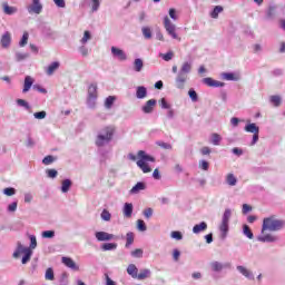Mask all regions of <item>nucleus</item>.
<instances>
[{
	"mask_svg": "<svg viewBox=\"0 0 285 285\" xmlns=\"http://www.w3.org/2000/svg\"><path fill=\"white\" fill-rule=\"evenodd\" d=\"M134 70L135 72H141V70H144V60H141V58L134 60Z\"/></svg>",
	"mask_w": 285,
	"mask_h": 285,
	"instance_id": "obj_25",
	"label": "nucleus"
},
{
	"mask_svg": "<svg viewBox=\"0 0 285 285\" xmlns=\"http://www.w3.org/2000/svg\"><path fill=\"white\" fill-rule=\"evenodd\" d=\"M193 70V62L185 61L180 70L176 77V88L178 90H184L186 86V81H188V75H190V71Z\"/></svg>",
	"mask_w": 285,
	"mask_h": 285,
	"instance_id": "obj_3",
	"label": "nucleus"
},
{
	"mask_svg": "<svg viewBox=\"0 0 285 285\" xmlns=\"http://www.w3.org/2000/svg\"><path fill=\"white\" fill-rule=\"evenodd\" d=\"M238 273H240V275H244V277H249L250 273L248 272V269H246V267L238 265L237 267Z\"/></svg>",
	"mask_w": 285,
	"mask_h": 285,
	"instance_id": "obj_53",
	"label": "nucleus"
},
{
	"mask_svg": "<svg viewBox=\"0 0 285 285\" xmlns=\"http://www.w3.org/2000/svg\"><path fill=\"white\" fill-rule=\"evenodd\" d=\"M111 55L119 59V61H126L128 59V56L126 55L125 50H121L117 47H111Z\"/></svg>",
	"mask_w": 285,
	"mask_h": 285,
	"instance_id": "obj_10",
	"label": "nucleus"
},
{
	"mask_svg": "<svg viewBox=\"0 0 285 285\" xmlns=\"http://www.w3.org/2000/svg\"><path fill=\"white\" fill-rule=\"evenodd\" d=\"M131 257H135L136 259H141L144 257V249L137 248L131 252Z\"/></svg>",
	"mask_w": 285,
	"mask_h": 285,
	"instance_id": "obj_46",
	"label": "nucleus"
},
{
	"mask_svg": "<svg viewBox=\"0 0 285 285\" xmlns=\"http://www.w3.org/2000/svg\"><path fill=\"white\" fill-rule=\"evenodd\" d=\"M17 105L21 108H26V110H30V104L23 99H17Z\"/></svg>",
	"mask_w": 285,
	"mask_h": 285,
	"instance_id": "obj_56",
	"label": "nucleus"
},
{
	"mask_svg": "<svg viewBox=\"0 0 285 285\" xmlns=\"http://www.w3.org/2000/svg\"><path fill=\"white\" fill-rule=\"evenodd\" d=\"M155 106H157V100L150 99L141 107V110L145 115H150L155 110Z\"/></svg>",
	"mask_w": 285,
	"mask_h": 285,
	"instance_id": "obj_11",
	"label": "nucleus"
},
{
	"mask_svg": "<svg viewBox=\"0 0 285 285\" xmlns=\"http://www.w3.org/2000/svg\"><path fill=\"white\" fill-rule=\"evenodd\" d=\"M32 83H35V80L32 79V77L27 76L24 78V86H23L22 92H28L30 88H32Z\"/></svg>",
	"mask_w": 285,
	"mask_h": 285,
	"instance_id": "obj_24",
	"label": "nucleus"
},
{
	"mask_svg": "<svg viewBox=\"0 0 285 285\" xmlns=\"http://www.w3.org/2000/svg\"><path fill=\"white\" fill-rule=\"evenodd\" d=\"M61 262L65 264V266H67V268H70L71 271H79L78 264L75 263L72 258L63 256Z\"/></svg>",
	"mask_w": 285,
	"mask_h": 285,
	"instance_id": "obj_13",
	"label": "nucleus"
},
{
	"mask_svg": "<svg viewBox=\"0 0 285 285\" xmlns=\"http://www.w3.org/2000/svg\"><path fill=\"white\" fill-rule=\"evenodd\" d=\"M134 243H135V234L132 232L127 233L125 248H130V246H132Z\"/></svg>",
	"mask_w": 285,
	"mask_h": 285,
	"instance_id": "obj_27",
	"label": "nucleus"
},
{
	"mask_svg": "<svg viewBox=\"0 0 285 285\" xmlns=\"http://www.w3.org/2000/svg\"><path fill=\"white\" fill-rule=\"evenodd\" d=\"M101 6L99 0H91V12H97Z\"/></svg>",
	"mask_w": 285,
	"mask_h": 285,
	"instance_id": "obj_54",
	"label": "nucleus"
},
{
	"mask_svg": "<svg viewBox=\"0 0 285 285\" xmlns=\"http://www.w3.org/2000/svg\"><path fill=\"white\" fill-rule=\"evenodd\" d=\"M220 141H222V136H219V134H213L212 135V144L214 146H219Z\"/></svg>",
	"mask_w": 285,
	"mask_h": 285,
	"instance_id": "obj_51",
	"label": "nucleus"
},
{
	"mask_svg": "<svg viewBox=\"0 0 285 285\" xmlns=\"http://www.w3.org/2000/svg\"><path fill=\"white\" fill-rule=\"evenodd\" d=\"M90 39H92V35L90 33V31H85L83 32V37L80 39V43L81 46H86V43H88V41H90Z\"/></svg>",
	"mask_w": 285,
	"mask_h": 285,
	"instance_id": "obj_36",
	"label": "nucleus"
},
{
	"mask_svg": "<svg viewBox=\"0 0 285 285\" xmlns=\"http://www.w3.org/2000/svg\"><path fill=\"white\" fill-rule=\"evenodd\" d=\"M222 79L225 81H237L238 78L233 72H224L222 73Z\"/></svg>",
	"mask_w": 285,
	"mask_h": 285,
	"instance_id": "obj_30",
	"label": "nucleus"
},
{
	"mask_svg": "<svg viewBox=\"0 0 285 285\" xmlns=\"http://www.w3.org/2000/svg\"><path fill=\"white\" fill-rule=\"evenodd\" d=\"M0 43L2 48H10V43H12V36L10 35V31H6L2 35Z\"/></svg>",
	"mask_w": 285,
	"mask_h": 285,
	"instance_id": "obj_14",
	"label": "nucleus"
},
{
	"mask_svg": "<svg viewBox=\"0 0 285 285\" xmlns=\"http://www.w3.org/2000/svg\"><path fill=\"white\" fill-rule=\"evenodd\" d=\"M70 188H72V180L68 178L62 180L61 187H60L61 193L66 194L70 190Z\"/></svg>",
	"mask_w": 285,
	"mask_h": 285,
	"instance_id": "obj_22",
	"label": "nucleus"
},
{
	"mask_svg": "<svg viewBox=\"0 0 285 285\" xmlns=\"http://www.w3.org/2000/svg\"><path fill=\"white\" fill-rule=\"evenodd\" d=\"M42 35H45V37H53L55 31L52 30V28H50V26H43L42 27Z\"/></svg>",
	"mask_w": 285,
	"mask_h": 285,
	"instance_id": "obj_39",
	"label": "nucleus"
},
{
	"mask_svg": "<svg viewBox=\"0 0 285 285\" xmlns=\"http://www.w3.org/2000/svg\"><path fill=\"white\" fill-rule=\"evenodd\" d=\"M188 95L191 101H198L199 97L197 96V91H195V89H189Z\"/></svg>",
	"mask_w": 285,
	"mask_h": 285,
	"instance_id": "obj_57",
	"label": "nucleus"
},
{
	"mask_svg": "<svg viewBox=\"0 0 285 285\" xmlns=\"http://www.w3.org/2000/svg\"><path fill=\"white\" fill-rule=\"evenodd\" d=\"M233 216V212L230 208L225 209L222 223L219 225V230L222 233V239H226V236L228 235V224H230V217Z\"/></svg>",
	"mask_w": 285,
	"mask_h": 285,
	"instance_id": "obj_6",
	"label": "nucleus"
},
{
	"mask_svg": "<svg viewBox=\"0 0 285 285\" xmlns=\"http://www.w3.org/2000/svg\"><path fill=\"white\" fill-rule=\"evenodd\" d=\"M29 14H41L43 11V4L41 0H31V4L27 7Z\"/></svg>",
	"mask_w": 285,
	"mask_h": 285,
	"instance_id": "obj_8",
	"label": "nucleus"
},
{
	"mask_svg": "<svg viewBox=\"0 0 285 285\" xmlns=\"http://www.w3.org/2000/svg\"><path fill=\"white\" fill-rule=\"evenodd\" d=\"M95 237L97 242H112L115 239V234L108 232H96Z\"/></svg>",
	"mask_w": 285,
	"mask_h": 285,
	"instance_id": "obj_9",
	"label": "nucleus"
},
{
	"mask_svg": "<svg viewBox=\"0 0 285 285\" xmlns=\"http://www.w3.org/2000/svg\"><path fill=\"white\" fill-rule=\"evenodd\" d=\"M160 107L164 110H170V104H168V101H166V98L160 99Z\"/></svg>",
	"mask_w": 285,
	"mask_h": 285,
	"instance_id": "obj_64",
	"label": "nucleus"
},
{
	"mask_svg": "<svg viewBox=\"0 0 285 285\" xmlns=\"http://www.w3.org/2000/svg\"><path fill=\"white\" fill-rule=\"evenodd\" d=\"M17 206H18L17 202L9 204L7 207L8 213H17Z\"/></svg>",
	"mask_w": 285,
	"mask_h": 285,
	"instance_id": "obj_61",
	"label": "nucleus"
},
{
	"mask_svg": "<svg viewBox=\"0 0 285 285\" xmlns=\"http://www.w3.org/2000/svg\"><path fill=\"white\" fill-rule=\"evenodd\" d=\"M115 138V128L112 126H106L97 132L95 144L97 148H105Z\"/></svg>",
	"mask_w": 285,
	"mask_h": 285,
	"instance_id": "obj_2",
	"label": "nucleus"
},
{
	"mask_svg": "<svg viewBox=\"0 0 285 285\" xmlns=\"http://www.w3.org/2000/svg\"><path fill=\"white\" fill-rule=\"evenodd\" d=\"M29 239H30L29 247H26L23 246V244H21V242H18L16 250L12 254V257L14 259H19V257L23 255L21 259V264H28V262H30V259L32 258V250L37 248V236L29 235Z\"/></svg>",
	"mask_w": 285,
	"mask_h": 285,
	"instance_id": "obj_1",
	"label": "nucleus"
},
{
	"mask_svg": "<svg viewBox=\"0 0 285 285\" xmlns=\"http://www.w3.org/2000/svg\"><path fill=\"white\" fill-rule=\"evenodd\" d=\"M97 104V97L95 96H88V99H87V106L89 108H95V105Z\"/></svg>",
	"mask_w": 285,
	"mask_h": 285,
	"instance_id": "obj_52",
	"label": "nucleus"
},
{
	"mask_svg": "<svg viewBox=\"0 0 285 285\" xmlns=\"http://www.w3.org/2000/svg\"><path fill=\"white\" fill-rule=\"evenodd\" d=\"M141 190H146V183L139 181L131 189H130V195H139Z\"/></svg>",
	"mask_w": 285,
	"mask_h": 285,
	"instance_id": "obj_15",
	"label": "nucleus"
},
{
	"mask_svg": "<svg viewBox=\"0 0 285 285\" xmlns=\"http://www.w3.org/2000/svg\"><path fill=\"white\" fill-rule=\"evenodd\" d=\"M159 57H161V59H164V61H170L174 57L173 51H169L167 53H160Z\"/></svg>",
	"mask_w": 285,
	"mask_h": 285,
	"instance_id": "obj_58",
	"label": "nucleus"
},
{
	"mask_svg": "<svg viewBox=\"0 0 285 285\" xmlns=\"http://www.w3.org/2000/svg\"><path fill=\"white\" fill-rule=\"evenodd\" d=\"M164 28L166 32L169 35V37H171V39L181 41V38L177 36V27L175 26V23H173V21H170V18H168V16H165L164 18Z\"/></svg>",
	"mask_w": 285,
	"mask_h": 285,
	"instance_id": "obj_7",
	"label": "nucleus"
},
{
	"mask_svg": "<svg viewBox=\"0 0 285 285\" xmlns=\"http://www.w3.org/2000/svg\"><path fill=\"white\" fill-rule=\"evenodd\" d=\"M207 228L208 224L206 222H202L193 227V233L194 235H199V233H204V230H207Z\"/></svg>",
	"mask_w": 285,
	"mask_h": 285,
	"instance_id": "obj_17",
	"label": "nucleus"
},
{
	"mask_svg": "<svg viewBox=\"0 0 285 285\" xmlns=\"http://www.w3.org/2000/svg\"><path fill=\"white\" fill-rule=\"evenodd\" d=\"M59 61H53L51 62L47 68H46V75H48V77H52V75H55L56 70H59Z\"/></svg>",
	"mask_w": 285,
	"mask_h": 285,
	"instance_id": "obj_18",
	"label": "nucleus"
},
{
	"mask_svg": "<svg viewBox=\"0 0 285 285\" xmlns=\"http://www.w3.org/2000/svg\"><path fill=\"white\" fill-rule=\"evenodd\" d=\"M171 239H176L177 242H181V239H184V235L181 234V232H171L170 234Z\"/></svg>",
	"mask_w": 285,
	"mask_h": 285,
	"instance_id": "obj_48",
	"label": "nucleus"
},
{
	"mask_svg": "<svg viewBox=\"0 0 285 285\" xmlns=\"http://www.w3.org/2000/svg\"><path fill=\"white\" fill-rule=\"evenodd\" d=\"M3 12L4 14H17V7H10L8 3H3Z\"/></svg>",
	"mask_w": 285,
	"mask_h": 285,
	"instance_id": "obj_29",
	"label": "nucleus"
},
{
	"mask_svg": "<svg viewBox=\"0 0 285 285\" xmlns=\"http://www.w3.org/2000/svg\"><path fill=\"white\" fill-rule=\"evenodd\" d=\"M127 273L128 275H131L134 278H137L138 277V269H137V266L135 264H130L128 267H127Z\"/></svg>",
	"mask_w": 285,
	"mask_h": 285,
	"instance_id": "obj_32",
	"label": "nucleus"
},
{
	"mask_svg": "<svg viewBox=\"0 0 285 285\" xmlns=\"http://www.w3.org/2000/svg\"><path fill=\"white\" fill-rule=\"evenodd\" d=\"M46 175L49 179H57V175H59V171H57V169H47Z\"/></svg>",
	"mask_w": 285,
	"mask_h": 285,
	"instance_id": "obj_45",
	"label": "nucleus"
},
{
	"mask_svg": "<svg viewBox=\"0 0 285 285\" xmlns=\"http://www.w3.org/2000/svg\"><path fill=\"white\" fill-rule=\"evenodd\" d=\"M115 101H117V97H115V96L107 97L105 100V108L110 110V108H112V105L115 104Z\"/></svg>",
	"mask_w": 285,
	"mask_h": 285,
	"instance_id": "obj_33",
	"label": "nucleus"
},
{
	"mask_svg": "<svg viewBox=\"0 0 285 285\" xmlns=\"http://www.w3.org/2000/svg\"><path fill=\"white\" fill-rule=\"evenodd\" d=\"M153 213H154L153 208L148 207L142 212V215L144 217H146V219H150V217H153Z\"/></svg>",
	"mask_w": 285,
	"mask_h": 285,
	"instance_id": "obj_62",
	"label": "nucleus"
},
{
	"mask_svg": "<svg viewBox=\"0 0 285 285\" xmlns=\"http://www.w3.org/2000/svg\"><path fill=\"white\" fill-rule=\"evenodd\" d=\"M284 228V220H279L275 218V216H271L268 218H264L262 233H266L269 230L271 233H275L277 230H282Z\"/></svg>",
	"mask_w": 285,
	"mask_h": 285,
	"instance_id": "obj_4",
	"label": "nucleus"
},
{
	"mask_svg": "<svg viewBox=\"0 0 285 285\" xmlns=\"http://www.w3.org/2000/svg\"><path fill=\"white\" fill-rule=\"evenodd\" d=\"M3 195H7V197H12L13 195H17V189H14V187H7L3 189Z\"/></svg>",
	"mask_w": 285,
	"mask_h": 285,
	"instance_id": "obj_47",
	"label": "nucleus"
},
{
	"mask_svg": "<svg viewBox=\"0 0 285 285\" xmlns=\"http://www.w3.org/2000/svg\"><path fill=\"white\" fill-rule=\"evenodd\" d=\"M45 278L49 282L55 281V269H52V267L47 268Z\"/></svg>",
	"mask_w": 285,
	"mask_h": 285,
	"instance_id": "obj_38",
	"label": "nucleus"
},
{
	"mask_svg": "<svg viewBox=\"0 0 285 285\" xmlns=\"http://www.w3.org/2000/svg\"><path fill=\"white\" fill-rule=\"evenodd\" d=\"M122 213H124V217H127V218L132 217V204L131 203H126L124 205Z\"/></svg>",
	"mask_w": 285,
	"mask_h": 285,
	"instance_id": "obj_23",
	"label": "nucleus"
},
{
	"mask_svg": "<svg viewBox=\"0 0 285 285\" xmlns=\"http://www.w3.org/2000/svg\"><path fill=\"white\" fill-rule=\"evenodd\" d=\"M151 272L148 268L140 269V273L137 276V279H148L150 277Z\"/></svg>",
	"mask_w": 285,
	"mask_h": 285,
	"instance_id": "obj_31",
	"label": "nucleus"
},
{
	"mask_svg": "<svg viewBox=\"0 0 285 285\" xmlns=\"http://www.w3.org/2000/svg\"><path fill=\"white\" fill-rule=\"evenodd\" d=\"M141 32L145 39H153V30L150 27H142Z\"/></svg>",
	"mask_w": 285,
	"mask_h": 285,
	"instance_id": "obj_35",
	"label": "nucleus"
},
{
	"mask_svg": "<svg viewBox=\"0 0 285 285\" xmlns=\"http://www.w3.org/2000/svg\"><path fill=\"white\" fill-rule=\"evenodd\" d=\"M138 160H137V166L142 170V173H153V168L148 165V161L155 163V157L146 154L144 150L138 151Z\"/></svg>",
	"mask_w": 285,
	"mask_h": 285,
	"instance_id": "obj_5",
	"label": "nucleus"
},
{
	"mask_svg": "<svg viewBox=\"0 0 285 285\" xmlns=\"http://www.w3.org/2000/svg\"><path fill=\"white\" fill-rule=\"evenodd\" d=\"M258 239H259V242L273 243V242H277L278 237L273 234H264L263 233V235L259 236Z\"/></svg>",
	"mask_w": 285,
	"mask_h": 285,
	"instance_id": "obj_20",
	"label": "nucleus"
},
{
	"mask_svg": "<svg viewBox=\"0 0 285 285\" xmlns=\"http://www.w3.org/2000/svg\"><path fill=\"white\" fill-rule=\"evenodd\" d=\"M250 132L253 135L252 144H255L256 141H259V127L255 124H250Z\"/></svg>",
	"mask_w": 285,
	"mask_h": 285,
	"instance_id": "obj_19",
	"label": "nucleus"
},
{
	"mask_svg": "<svg viewBox=\"0 0 285 285\" xmlns=\"http://www.w3.org/2000/svg\"><path fill=\"white\" fill-rule=\"evenodd\" d=\"M55 161H57V158L55 156H46L43 159H42V164L45 166H50V164H55Z\"/></svg>",
	"mask_w": 285,
	"mask_h": 285,
	"instance_id": "obj_40",
	"label": "nucleus"
},
{
	"mask_svg": "<svg viewBox=\"0 0 285 285\" xmlns=\"http://www.w3.org/2000/svg\"><path fill=\"white\" fill-rule=\"evenodd\" d=\"M47 115L48 114L46 111H38L33 114V117L35 119H46Z\"/></svg>",
	"mask_w": 285,
	"mask_h": 285,
	"instance_id": "obj_63",
	"label": "nucleus"
},
{
	"mask_svg": "<svg viewBox=\"0 0 285 285\" xmlns=\"http://www.w3.org/2000/svg\"><path fill=\"white\" fill-rule=\"evenodd\" d=\"M29 37H30V35L27 31L22 35V38L19 42L20 48H26V46H28Z\"/></svg>",
	"mask_w": 285,
	"mask_h": 285,
	"instance_id": "obj_42",
	"label": "nucleus"
},
{
	"mask_svg": "<svg viewBox=\"0 0 285 285\" xmlns=\"http://www.w3.org/2000/svg\"><path fill=\"white\" fill-rule=\"evenodd\" d=\"M210 268L214 271V273H222V271H224V264L215 261L210 263Z\"/></svg>",
	"mask_w": 285,
	"mask_h": 285,
	"instance_id": "obj_26",
	"label": "nucleus"
},
{
	"mask_svg": "<svg viewBox=\"0 0 285 285\" xmlns=\"http://www.w3.org/2000/svg\"><path fill=\"white\" fill-rule=\"evenodd\" d=\"M88 97H97V83H91L88 88Z\"/></svg>",
	"mask_w": 285,
	"mask_h": 285,
	"instance_id": "obj_43",
	"label": "nucleus"
},
{
	"mask_svg": "<svg viewBox=\"0 0 285 285\" xmlns=\"http://www.w3.org/2000/svg\"><path fill=\"white\" fill-rule=\"evenodd\" d=\"M100 217L104 222H110L112 215L107 209H104Z\"/></svg>",
	"mask_w": 285,
	"mask_h": 285,
	"instance_id": "obj_50",
	"label": "nucleus"
},
{
	"mask_svg": "<svg viewBox=\"0 0 285 285\" xmlns=\"http://www.w3.org/2000/svg\"><path fill=\"white\" fill-rule=\"evenodd\" d=\"M14 57H16V61H18V62L19 61H26V59H28L30 57V53L17 51Z\"/></svg>",
	"mask_w": 285,
	"mask_h": 285,
	"instance_id": "obj_34",
	"label": "nucleus"
},
{
	"mask_svg": "<svg viewBox=\"0 0 285 285\" xmlns=\"http://www.w3.org/2000/svg\"><path fill=\"white\" fill-rule=\"evenodd\" d=\"M226 184H228V186H237V178L235 175L228 174L226 177Z\"/></svg>",
	"mask_w": 285,
	"mask_h": 285,
	"instance_id": "obj_37",
	"label": "nucleus"
},
{
	"mask_svg": "<svg viewBox=\"0 0 285 285\" xmlns=\"http://www.w3.org/2000/svg\"><path fill=\"white\" fill-rule=\"evenodd\" d=\"M70 282L68 281V274L63 273L61 274L59 278V285H69Z\"/></svg>",
	"mask_w": 285,
	"mask_h": 285,
	"instance_id": "obj_55",
	"label": "nucleus"
},
{
	"mask_svg": "<svg viewBox=\"0 0 285 285\" xmlns=\"http://www.w3.org/2000/svg\"><path fill=\"white\" fill-rule=\"evenodd\" d=\"M222 12H224V7L222 6H216L209 13V17L212 19H219V14H222Z\"/></svg>",
	"mask_w": 285,
	"mask_h": 285,
	"instance_id": "obj_21",
	"label": "nucleus"
},
{
	"mask_svg": "<svg viewBox=\"0 0 285 285\" xmlns=\"http://www.w3.org/2000/svg\"><path fill=\"white\" fill-rule=\"evenodd\" d=\"M100 249L104 250V252H107V250H117V243H104V244L100 246Z\"/></svg>",
	"mask_w": 285,
	"mask_h": 285,
	"instance_id": "obj_28",
	"label": "nucleus"
},
{
	"mask_svg": "<svg viewBox=\"0 0 285 285\" xmlns=\"http://www.w3.org/2000/svg\"><path fill=\"white\" fill-rule=\"evenodd\" d=\"M42 237L45 239H52V237H55V230H45V232H42Z\"/></svg>",
	"mask_w": 285,
	"mask_h": 285,
	"instance_id": "obj_59",
	"label": "nucleus"
},
{
	"mask_svg": "<svg viewBox=\"0 0 285 285\" xmlns=\"http://www.w3.org/2000/svg\"><path fill=\"white\" fill-rule=\"evenodd\" d=\"M203 83H205V86H208L209 88H224L225 86L224 82L217 81L213 78H204Z\"/></svg>",
	"mask_w": 285,
	"mask_h": 285,
	"instance_id": "obj_12",
	"label": "nucleus"
},
{
	"mask_svg": "<svg viewBox=\"0 0 285 285\" xmlns=\"http://www.w3.org/2000/svg\"><path fill=\"white\" fill-rule=\"evenodd\" d=\"M137 229L140 230V233H146V230H148V227L146 226V223L144 220L138 219Z\"/></svg>",
	"mask_w": 285,
	"mask_h": 285,
	"instance_id": "obj_44",
	"label": "nucleus"
},
{
	"mask_svg": "<svg viewBox=\"0 0 285 285\" xmlns=\"http://www.w3.org/2000/svg\"><path fill=\"white\" fill-rule=\"evenodd\" d=\"M137 99H146L148 97V89L144 86H138L136 88Z\"/></svg>",
	"mask_w": 285,
	"mask_h": 285,
	"instance_id": "obj_16",
	"label": "nucleus"
},
{
	"mask_svg": "<svg viewBox=\"0 0 285 285\" xmlns=\"http://www.w3.org/2000/svg\"><path fill=\"white\" fill-rule=\"evenodd\" d=\"M156 144L157 146H159V148H163L164 150H173V145H170L169 142L157 141Z\"/></svg>",
	"mask_w": 285,
	"mask_h": 285,
	"instance_id": "obj_49",
	"label": "nucleus"
},
{
	"mask_svg": "<svg viewBox=\"0 0 285 285\" xmlns=\"http://www.w3.org/2000/svg\"><path fill=\"white\" fill-rule=\"evenodd\" d=\"M269 101H271V104H273V106H275L276 108H277L278 106H282V97H279V96H271Z\"/></svg>",
	"mask_w": 285,
	"mask_h": 285,
	"instance_id": "obj_41",
	"label": "nucleus"
},
{
	"mask_svg": "<svg viewBox=\"0 0 285 285\" xmlns=\"http://www.w3.org/2000/svg\"><path fill=\"white\" fill-rule=\"evenodd\" d=\"M78 50H79L81 57H88L89 51H88V47H86V45L80 46Z\"/></svg>",
	"mask_w": 285,
	"mask_h": 285,
	"instance_id": "obj_60",
	"label": "nucleus"
}]
</instances>
